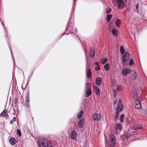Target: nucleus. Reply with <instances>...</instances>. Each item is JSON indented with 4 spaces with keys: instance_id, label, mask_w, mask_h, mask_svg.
I'll list each match as a JSON object with an SVG mask.
<instances>
[{
    "instance_id": "obj_13",
    "label": "nucleus",
    "mask_w": 147,
    "mask_h": 147,
    "mask_svg": "<svg viewBox=\"0 0 147 147\" xmlns=\"http://www.w3.org/2000/svg\"><path fill=\"white\" fill-rule=\"evenodd\" d=\"M102 78H96L95 81V83L97 85L99 86L102 83Z\"/></svg>"
},
{
    "instance_id": "obj_43",
    "label": "nucleus",
    "mask_w": 147,
    "mask_h": 147,
    "mask_svg": "<svg viewBox=\"0 0 147 147\" xmlns=\"http://www.w3.org/2000/svg\"><path fill=\"white\" fill-rule=\"evenodd\" d=\"M145 112H146V114L147 115V108H146V110Z\"/></svg>"
},
{
    "instance_id": "obj_48",
    "label": "nucleus",
    "mask_w": 147,
    "mask_h": 147,
    "mask_svg": "<svg viewBox=\"0 0 147 147\" xmlns=\"http://www.w3.org/2000/svg\"><path fill=\"white\" fill-rule=\"evenodd\" d=\"M137 92L138 93V92H137Z\"/></svg>"
},
{
    "instance_id": "obj_46",
    "label": "nucleus",
    "mask_w": 147,
    "mask_h": 147,
    "mask_svg": "<svg viewBox=\"0 0 147 147\" xmlns=\"http://www.w3.org/2000/svg\"><path fill=\"white\" fill-rule=\"evenodd\" d=\"M49 147H53V146H51Z\"/></svg>"
},
{
    "instance_id": "obj_40",
    "label": "nucleus",
    "mask_w": 147,
    "mask_h": 147,
    "mask_svg": "<svg viewBox=\"0 0 147 147\" xmlns=\"http://www.w3.org/2000/svg\"><path fill=\"white\" fill-rule=\"evenodd\" d=\"M13 122H14V121H13V120H11L10 121V123L11 124H12L13 123Z\"/></svg>"
},
{
    "instance_id": "obj_11",
    "label": "nucleus",
    "mask_w": 147,
    "mask_h": 147,
    "mask_svg": "<svg viewBox=\"0 0 147 147\" xmlns=\"http://www.w3.org/2000/svg\"><path fill=\"white\" fill-rule=\"evenodd\" d=\"M130 70L128 68H124L122 70V73L123 75L126 76L129 74Z\"/></svg>"
},
{
    "instance_id": "obj_1",
    "label": "nucleus",
    "mask_w": 147,
    "mask_h": 147,
    "mask_svg": "<svg viewBox=\"0 0 147 147\" xmlns=\"http://www.w3.org/2000/svg\"><path fill=\"white\" fill-rule=\"evenodd\" d=\"M38 144L39 147H48V140L46 138L40 139L38 141Z\"/></svg>"
},
{
    "instance_id": "obj_22",
    "label": "nucleus",
    "mask_w": 147,
    "mask_h": 147,
    "mask_svg": "<svg viewBox=\"0 0 147 147\" xmlns=\"http://www.w3.org/2000/svg\"><path fill=\"white\" fill-rule=\"evenodd\" d=\"M112 17V16L111 14H108L107 15V22H109L111 20Z\"/></svg>"
},
{
    "instance_id": "obj_31",
    "label": "nucleus",
    "mask_w": 147,
    "mask_h": 147,
    "mask_svg": "<svg viewBox=\"0 0 147 147\" xmlns=\"http://www.w3.org/2000/svg\"><path fill=\"white\" fill-rule=\"evenodd\" d=\"M29 101V94L28 93L27 94V96L26 98V102L27 103H28Z\"/></svg>"
},
{
    "instance_id": "obj_47",
    "label": "nucleus",
    "mask_w": 147,
    "mask_h": 147,
    "mask_svg": "<svg viewBox=\"0 0 147 147\" xmlns=\"http://www.w3.org/2000/svg\"><path fill=\"white\" fill-rule=\"evenodd\" d=\"M74 1L76 2V1H77L78 0H74Z\"/></svg>"
},
{
    "instance_id": "obj_44",
    "label": "nucleus",
    "mask_w": 147,
    "mask_h": 147,
    "mask_svg": "<svg viewBox=\"0 0 147 147\" xmlns=\"http://www.w3.org/2000/svg\"><path fill=\"white\" fill-rule=\"evenodd\" d=\"M75 30L76 32L75 33L76 34V33H77V30L76 29H75Z\"/></svg>"
},
{
    "instance_id": "obj_2",
    "label": "nucleus",
    "mask_w": 147,
    "mask_h": 147,
    "mask_svg": "<svg viewBox=\"0 0 147 147\" xmlns=\"http://www.w3.org/2000/svg\"><path fill=\"white\" fill-rule=\"evenodd\" d=\"M116 138L115 136L113 134H111L110 136V141L109 144L110 147L114 146L115 144Z\"/></svg>"
},
{
    "instance_id": "obj_30",
    "label": "nucleus",
    "mask_w": 147,
    "mask_h": 147,
    "mask_svg": "<svg viewBox=\"0 0 147 147\" xmlns=\"http://www.w3.org/2000/svg\"><path fill=\"white\" fill-rule=\"evenodd\" d=\"M124 115L123 114H121V115L120 118L119 119L120 121L121 122H122L123 121V119L124 118Z\"/></svg>"
},
{
    "instance_id": "obj_27",
    "label": "nucleus",
    "mask_w": 147,
    "mask_h": 147,
    "mask_svg": "<svg viewBox=\"0 0 147 147\" xmlns=\"http://www.w3.org/2000/svg\"><path fill=\"white\" fill-rule=\"evenodd\" d=\"M120 51L121 53L123 54L125 52V50L124 47L123 46H121L120 47Z\"/></svg>"
},
{
    "instance_id": "obj_36",
    "label": "nucleus",
    "mask_w": 147,
    "mask_h": 147,
    "mask_svg": "<svg viewBox=\"0 0 147 147\" xmlns=\"http://www.w3.org/2000/svg\"><path fill=\"white\" fill-rule=\"evenodd\" d=\"M112 86H114L115 85V84L114 83V81H112Z\"/></svg>"
},
{
    "instance_id": "obj_41",
    "label": "nucleus",
    "mask_w": 147,
    "mask_h": 147,
    "mask_svg": "<svg viewBox=\"0 0 147 147\" xmlns=\"http://www.w3.org/2000/svg\"><path fill=\"white\" fill-rule=\"evenodd\" d=\"M111 10H108L107 12V13H109L111 11Z\"/></svg>"
},
{
    "instance_id": "obj_32",
    "label": "nucleus",
    "mask_w": 147,
    "mask_h": 147,
    "mask_svg": "<svg viewBox=\"0 0 147 147\" xmlns=\"http://www.w3.org/2000/svg\"><path fill=\"white\" fill-rule=\"evenodd\" d=\"M133 64V62L132 60L131 59H130V62L129 63V65H131Z\"/></svg>"
},
{
    "instance_id": "obj_4",
    "label": "nucleus",
    "mask_w": 147,
    "mask_h": 147,
    "mask_svg": "<svg viewBox=\"0 0 147 147\" xmlns=\"http://www.w3.org/2000/svg\"><path fill=\"white\" fill-rule=\"evenodd\" d=\"M134 105L135 108L137 109L140 110L142 109L140 101L138 99H135Z\"/></svg>"
},
{
    "instance_id": "obj_12",
    "label": "nucleus",
    "mask_w": 147,
    "mask_h": 147,
    "mask_svg": "<svg viewBox=\"0 0 147 147\" xmlns=\"http://www.w3.org/2000/svg\"><path fill=\"white\" fill-rule=\"evenodd\" d=\"M131 78L133 80L136 79L138 75L137 73L134 71L131 72Z\"/></svg>"
},
{
    "instance_id": "obj_42",
    "label": "nucleus",
    "mask_w": 147,
    "mask_h": 147,
    "mask_svg": "<svg viewBox=\"0 0 147 147\" xmlns=\"http://www.w3.org/2000/svg\"><path fill=\"white\" fill-rule=\"evenodd\" d=\"M136 9H138V4H137L136 7Z\"/></svg>"
},
{
    "instance_id": "obj_9",
    "label": "nucleus",
    "mask_w": 147,
    "mask_h": 147,
    "mask_svg": "<svg viewBox=\"0 0 147 147\" xmlns=\"http://www.w3.org/2000/svg\"><path fill=\"white\" fill-rule=\"evenodd\" d=\"M78 134L75 131H73L71 133L70 136L73 140L75 139L77 137Z\"/></svg>"
},
{
    "instance_id": "obj_17",
    "label": "nucleus",
    "mask_w": 147,
    "mask_h": 147,
    "mask_svg": "<svg viewBox=\"0 0 147 147\" xmlns=\"http://www.w3.org/2000/svg\"><path fill=\"white\" fill-rule=\"evenodd\" d=\"M112 33L114 36H117L118 33V31L116 29H113L112 30Z\"/></svg>"
},
{
    "instance_id": "obj_29",
    "label": "nucleus",
    "mask_w": 147,
    "mask_h": 147,
    "mask_svg": "<svg viewBox=\"0 0 147 147\" xmlns=\"http://www.w3.org/2000/svg\"><path fill=\"white\" fill-rule=\"evenodd\" d=\"M107 59L106 58L104 59L101 60L102 63L103 64H104L106 63L107 62Z\"/></svg>"
},
{
    "instance_id": "obj_35",
    "label": "nucleus",
    "mask_w": 147,
    "mask_h": 147,
    "mask_svg": "<svg viewBox=\"0 0 147 147\" xmlns=\"http://www.w3.org/2000/svg\"><path fill=\"white\" fill-rule=\"evenodd\" d=\"M95 69L96 71H98L100 70V68L99 66H97L95 67Z\"/></svg>"
},
{
    "instance_id": "obj_34",
    "label": "nucleus",
    "mask_w": 147,
    "mask_h": 147,
    "mask_svg": "<svg viewBox=\"0 0 147 147\" xmlns=\"http://www.w3.org/2000/svg\"><path fill=\"white\" fill-rule=\"evenodd\" d=\"M118 112H117V113L116 114V115L115 117V119H117L118 117Z\"/></svg>"
},
{
    "instance_id": "obj_16",
    "label": "nucleus",
    "mask_w": 147,
    "mask_h": 147,
    "mask_svg": "<svg viewBox=\"0 0 147 147\" xmlns=\"http://www.w3.org/2000/svg\"><path fill=\"white\" fill-rule=\"evenodd\" d=\"M16 142V140L13 138H11L9 140V142L12 145H13L15 144Z\"/></svg>"
},
{
    "instance_id": "obj_3",
    "label": "nucleus",
    "mask_w": 147,
    "mask_h": 147,
    "mask_svg": "<svg viewBox=\"0 0 147 147\" xmlns=\"http://www.w3.org/2000/svg\"><path fill=\"white\" fill-rule=\"evenodd\" d=\"M129 57V55L128 53H126L122 56V60L124 64L126 65L128 63Z\"/></svg>"
},
{
    "instance_id": "obj_28",
    "label": "nucleus",
    "mask_w": 147,
    "mask_h": 147,
    "mask_svg": "<svg viewBox=\"0 0 147 147\" xmlns=\"http://www.w3.org/2000/svg\"><path fill=\"white\" fill-rule=\"evenodd\" d=\"M17 134L19 136H21L22 135V134H21V131L19 129H18L17 130Z\"/></svg>"
},
{
    "instance_id": "obj_15",
    "label": "nucleus",
    "mask_w": 147,
    "mask_h": 147,
    "mask_svg": "<svg viewBox=\"0 0 147 147\" xmlns=\"http://www.w3.org/2000/svg\"><path fill=\"white\" fill-rule=\"evenodd\" d=\"M142 126L139 124H136L134 125L133 127V128L135 130H138L142 128Z\"/></svg>"
},
{
    "instance_id": "obj_37",
    "label": "nucleus",
    "mask_w": 147,
    "mask_h": 147,
    "mask_svg": "<svg viewBox=\"0 0 147 147\" xmlns=\"http://www.w3.org/2000/svg\"><path fill=\"white\" fill-rule=\"evenodd\" d=\"M129 136V135L128 134H127L125 135V137L127 138H128Z\"/></svg>"
},
{
    "instance_id": "obj_8",
    "label": "nucleus",
    "mask_w": 147,
    "mask_h": 147,
    "mask_svg": "<svg viewBox=\"0 0 147 147\" xmlns=\"http://www.w3.org/2000/svg\"><path fill=\"white\" fill-rule=\"evenodd\" d=\"M86 86L87 90H86V93L88 96H89L91 94V91L90 89V88L91 87V84L89 83H86Z\"/></svg>"
},
{
    "instance_id": "obj_6",
    "label": "nucleus",
    "mask_w": 147,
    "mask_h": 147,
    "mask_svg": "<svg viewBox=\"0 0 147 147\" xmlns=\"http://www.w3.org/2000/svg\"><path fill=\"white\" fill-rule=\"evenodd\" d=\"M92 118L94 121H98L101 119L100 115L99 114L94 113L92 115Z\"/></svg>"
},
{
    "instance_id": "obj_21",
    "label": "nucleus",
    "mask_w": 147,
    "mask_h": 147,
    "mask_svg": "<svg viewBox=\"0 0 147 147\" xmlns=\"http://www.w3.org/2000/svg\"><path fill=\"white\" fill-rule=\"evenodd\" d=\"M90 56L91 58H93L94 56V51L92 49H91L90 51Z\"/></svg>"
},
{
    "instance_id": "obj_18",
    "label": "nucleus",
    "mask_w": 147,
    "mask_h": 147,
    "mask_svg": "<svg viewBox=\"0 0 147 147\" xmlns=\"http://www.w3.org/2000/svg\"><path fill=\"white\" fill-rule=\"evenodd\" d=\"M121 23V20L119 19L117 20L115 23L116 26L118 27H119L120 26V24Z\"/></svg>"
},
{
    "instance_id": "obj_25",
    "label": "nucleus",
    "mask_w": 147,
    "mask_h": 147,
    "mask_svg": "<svg viewBox=\"0 0 147 147\" xmlns=\"http://www.w3.org/2000/svg\"><path fill=\"white\" fill-rule=\"evenodd\" d=\"M123 89L122 87L118 85L117 87L116 90L117 91H122L123 90Z\"/></svg>"
},
{
    "instance_id": "obj_23",
    "label": "nucleus",
    "mask_w": 147,
    "mask_h": 147,
    "mask_svg": "<svg viewBox=\"0 0 147 147\" xmlns=\"http://www.w3.org/2000/svg\"><path fill=\"white\" fill-rule=\"evenodd\" d=\"M104 68L105 71H108L109 69V65L108 64H105L104 66Z\"/></svg>"
},
{
    "instance_id": "obj_19",
    "label": "nucleus",
    "mask_w": 147,
    "mask_h": 147,
    "mask_svg": "<svg viewBox=\"0 0 147 147\" xmlns=\"http://www.w3.org/2000/svg\"><path fill=\"white\" fill-rule=\"evenodd\" d=\"M84 113V111H81L77 115V118L80 119L81 118L82 115Z\"/></svg>"
},
{
    "instance_id": "obj_20",
    "label": "nucleus",
    "mask_w": 147,
    "mask_h": 147,
    "mask_svg": "<svg viewBox=\"0 0 147 147\" xmlns=\"http://www.w3.org/2000/svg\"><path fill=\"white\" fill-rule=\"evenodd\" d=\"M95 91L96 92V94L97 95H98L100 92V91L99 89L98 88L96 87H94Z\"/></svg>"
},
{
    "instance_id": "obj_24",
    "label": "nucleus",
    "mask_w": 147,
    "mask_h": 147,
    "mask_svg": "<svg viewBox=\"0 0 147 147\" xmlns=\"http://www.w3.org/2000/svg\"><path fill=\"white\" fill-rule=\"evenodd\" d=\"M91 71L89 69H88L87 71V76L88 77H90L91 76Z\"/></svg>"
},
{
    "instance_id": "obj_33",
    "label": "nucleus",
    "mask_w": 147,
    "mask_h": 147,
    "mask_svg": "<svg viewBox=\"0 0 147 147\" xmlns=\"http://www.w3.org/2000/svg\"><path fill=\"white\" fill-rule=\"evenodd\" d=\"M113 92H114V94H113L114 96L115 97V96L117 94V92L115 90V88H114V87H113Z\"/></svg>"
},
{
    "instance_id": "obj_14",
    "label": "nucleus",
    "mask_w": 147,
    "mask_h": 147,
    "mask_svg": "<svg viewBox=\"0 0 147 147\" xmlns=\"http://www.w3.org/2000/svg\"><path fill=\"white\" fill-rule=\"evenodd\" d=\"M84 120L82 119H81L78 123V127L80 128H82L83 126Z\"/></svg>"
},
{
    "instance_id": "obj_5",
    "label": "nucleus",
    "mask_w": 147,
    "mask_h": 147,
    "mask_svg": "<svg viewBox=\"0 0 147 147\" xmlns=\"http://www.w3.org/2000/svg\"><path fill=\"white\" fill-rule=\"evenodd\" d=\"M117 101L116 100L115 101L114 103V104L115 105L116 104H117L118 103L117 107V112H120L122 110L123 108V106L121 103H119L118 102H117Z\"/></svg>"
},
{
    "instance_id": "obj_26",
    "label": "nucleus",
    "mask_w": 147,
    "mask_h": 147,
    "mask_svg": "<svg viewBox=\"0 0 147 147\" xmlns=\"http://www.w3.org/2000/svg\"><path fill=\"white\" fill-rule=\"evenodd\" d=\"M1 116L2 117H4L6 118H7L8 116V115H7V114L5 112H3L2 113Z\"/></svg>"
},
{
    "instance_id": "obj_38",
    "label": "nucleus",
    "mask_w": 147,
    "mask_h": 147,
    "mask_svg": "<svg viewBox=\"0 0 147 147\" xmlns=\"http://www.w3.org/2000/svg\"><path fill=\"white\" fill-rule=\"evenodd\" d=\"M98 62H96L94 63V65H95L96 66L98 65Z\"/></svg>"
},
{
    "instance_id": "obj_10",
    "label": "nucleus",
    "mask_w": 147,
    "mask_h": 147,
    "mask_svg": "<svg viewBox=\"0 0 147 147\" xmlns=\"http://www.w3.org/2000/svg\"><path fill=\"white\" fill-rule=\"evenodd\" d=\"M115 128L116 129L115 130V133L116 134L117 133V130H121L122 129V126L120 124H117L115 125Z\"/></svg>"
},
{
    "instance_id": "obj_7",
    "label": "nucleus",
    "mask_w": 147,
    "mask_h": 147,
    "mask_svg": "<svg viewBox=\"0 0 147 147\" xmlns=\"http://www.w3.org/2000/svg\"><path fill=\"white\" fill-rule=\"evenodd\" d=\"M116 3L118 8L121 9L123 8L124 5V3L122 0H117Z\"/></svg>"
},
{
    "instance_id": "obj_39",
    "label": "nucleus",
    "mask_w": 147,
    "mask_h": 147,
    "mask_svg": "<svg viewBox=\"0 0 147 147\" xmlns=\"http://www.w3.org/2000/svg\"><path fill=\"white\" fill-rule=\"evenodd\" d=\"M16 117H13V121H16Z\"/></svg>"
},
{
    "instance_id": "obj_45",
    "label": "nucleus",
    "mask_w": 147,
    "mask_h": 147,
    "mask_svg": "<svg viewBox=\"0 0 147 147\" xmlns=\"http://www.w3.org/2000/svg\"><path fill=\"white\" fill-rule=\"evenodd\" d=\"M27 107H29V104H27Z\"/></svg>"
}]
</instances>
